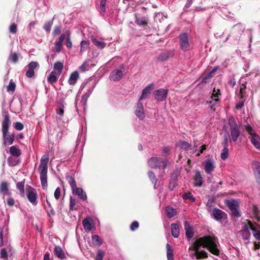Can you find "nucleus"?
<instances>
[{"instance_id":"1","label":"nucleus","mask_w":260,"mask_h":260,"mask_svg":"<svg viewBox=\"0 0 260 260\" xmlns=\"http://www.w3.org/2000/svg\"><path fill=\"white\" fill-rule=\"evenodd\" d=\"M218 243L217 238L214 236H205L197 239L192 245L195 252L191 254V256H196L197 258L207 257V252L204 250H199V248L201 246L207 248L210 252L218 255L219 254V250L217 247Z\"/></svg>"},{"instance_id":"2","label":"nucleus","mask_w":260,"mask_h":260,"mask_svg":"<svg viewBox=\"0 0 260 260\" xmlns=\"http://www.w3.org/2000/svg\"><path fill=\"white\" fill-rule=\"evenodd\" d=\"M250 231H252L253 236L260 241V231L255 228L251 222H249L248 224H245L241 231L243 239L245 240L249 239L250 236Z\"/></svg>"},{"instance_id":"3","label":"nucleus","mask_w":260,"mask_h":260,"mask_svg":"<svg viewBox=\"0 0 260 260\" xmlns=\"http://www.w3.org/2000/svg\"><path fill=\"white\" fill-rule=\"evenodd\" d=\"M148 165L152 169L164 170L169 165V162L166 159L157 157H152L148 159Z\"/></svg>"},{"instance_id":"4","label":"nucleus","mask_w":260,"mask_h":260,"mask_svg":"<svg viewBox=\"0 0 260 260\" xmlns=\"http://www.w3.org/2000/svg\"><path fill=\"white\" fill-rule=\"evenodd\" d=\"M245 129L249 135H250L249 139L252 145L255 148L260 150V137L259 136L255 133V131L249 125L245 127Z\"/></svg>"},{"instance_id":"5","label":"nucleus","mask_w":260,"mask_h":260,"mask_svg":"<svg viewBox=\"0 0 260 260\" xmlns=\"http://www.w3.org/2000/svg\"><path fill=\"white\" fill-rule=\"evenodd\" d=\"M125 72L124 67L119 66L111 72L109 76L110 79L114 81L120 80L124 75Z\"/></svg>"},{"instance_id":"6","label":"nucleus","mask_w":260,"mask_h":260,"mask_svg":"<svg viewBox=\"0 0 260 260\" xmlns=\"http://www.w3.org/2000/svg\"><path fill=\"white\" fill-rule=\"evenodd\" d=\"M47 166L40 165L38 168L42 186L44 189L47 186Z\"/></svg>"},{"instance_id":"7","label":"nucleus","mask_w":260,"mask_h":260,"mask_svg":"<svg viewBox=\"0 0 260 260\" xmlns=\"http://www.w3.org/2000/svg\"><path fill=\"white\" fill-rule=\"evenodd\" d=\"M179 42L181 49L183 51H187L190 48L188 36L187 33H182L179 36Z\"/></svg>"},{"instance_id":"8","label":"nucleus","mask_w":260,"mask_h":260,"mask_svg":"<svg viewBox=\"0 0 260 260\" xmlns=\"http://www.w3.org/2000/svg\"><path fill=\"white\" fill-rule=\"evenodd\" d=\"M231 136L232 140L236 142L240 135V132L235 120L230 122Z\"/></svg>"},{"instance_id":"9","label":"nucleus","mask_w":260,"mask_h":260,"mask_svg":"<svg viewBox=\"0 0 260 260\" xmlns=\"http://www.w3.org/2000/svg\"><path fill=\"white\" fill-rule=\"evenodd\" d=\"M26 196L28 201L34 205H36L38 203L37 201V196L36 190L30 186H26Z\"/></svg>"},{"instance_id":"10","label":"nucleus","mask_w":260,"mask_h":260,"mask_svg":"<svg viewBox=\"0 0 260 260\" xmlns=\"http://www.w3.org/2000/svg\"><path fill=\"white\" fill-rule=\"evenodd\" d=\"M168 93V89L159 88L154 91V98L157 101H164L167 99Z\"/></svg>"},{"instance_id":"11","label":"nucleus","mask_w":260,"mask_h":260,"mask_svg":"<svg viewBox=\"0 0 260 260\" xmlns=\"http://www.w3.org/2000/svg\"><path fill=\"white\" fill-rule=\"evenodd\" d=\"M135 114L140 120H143L145 117L144 109L142 103L138 101L135 107Z\"/></svg>"},{"instance_id":"12","label":"nucleus","mask_w":260,"mask_h":260,"mask_svg":"<svg viewBox=\"0 0 260 260\" xmlns=\"http://www.w3.org/2000/svg\"><path fill=\"white\" fill-rule=\"evenodd\" d=\"M204 170L208 174H210L214 171L215 168V163L213 159L208 158L206 159L204 162Z\"/></svg>"},{"instance_id":"13","label":"nucleus","mask_w":260,"mask_h":260,"mask_svg":"<svg viewBox=\"0 0 260 260\" xmlns=\"http://www.w3.org/2000/svg\"><path fill=\"white\" fill-rule=\"evenodd\" d=\"M220 94V93L219 89H218L216 90L215 88H214L212 96H211L212 100L209 102H207V103L209 104V107L211 109H212L214 106H215L217 103L219 102V99H217V98Z\"/></svg>"},{"instance_id":"14","label":"nucleus","mask_w":260,"mask_h":260,"mask_svg":"<svg viewBox=\"0 0 260 260\" xmlns=\"http://www.w3.org/2000/svg\"><path fill=\"white\" fill-rule=\"evenodd\" d=\"M10 123L9 116L7 112H5L4 115V120L2 122V133L3 135H5L6 133H8L9 126Z\"/></svg>"},{"instance_id":"15","label":"nucleus","mask_w":260,"mask_h":260,"mask_svg":"<svg viewBox=\"0 0 260 260\" xmlns=\"http://www.w3.org/2000/svg\"><path fill=\"white\" fill-rule=\"evenodd\" d=\"M38 66L39 64L36 61H31L29 62V63L28 64V70L26 71L25 74L26 77L28 78H31L33 77L35 74L34 70L38 67Z\"/></svg>"},{"instance_id":"16","label":"nucleus","mask_w":260,"mask_h":260,"mask_svg":"<svg viewBox=\"0 0 260 260\" xmlns=\"http://www.w3.org/2000/svg\"><path fill=\"white\" fill-rule=\"evenodd\" d=\"M73 194L77 196L79 198L83 201L87 199L86 193L83 191L82 188L80 187H76L72 190Z\"/></svg>"},{"instance_id":"17","label":"nucleus","mask_w":260,"mask_h":260,"mask_svg":"<svg viewBox=\"0 0 260 260\" xmlns=\"http://www.w3.org/2000/svg\"><path fill=\"white\" fill-rule=\"evenodd\" d=\"M66 38V35L65 34H62L60 35L59 39L55 42L54 46L55 52H60V51H61V48L62 47L63 42L64 41Z\"/></svg>"},{"instance_id":"18","label":"nucleus","mask_w":260,"mask_h":260,"mask_svg":"<svg viewBox=\"0 0 260 260\" xmlns=\"http://www.w3.org/2000/svg\"><path fill=\"white\" fill-rule=\"evenodd\" d=\"M252 168L256 181L260 182V163L258 161L253 162Z\"/></svg>"},{"instance_id":"19","label":"nucleus","mask_w":260,"mask_h":260,"mask_svg":"<svg viewBox=\"0 0 260 260\" xmlns=\"http://www.w3.org/2000/svg\"><path fill=\"white\" fill-rule=\"evenodd\" d=\"M84 86H90V88L89 89H87V92H86L85 94H84L82 98V102L83 103V104H85L88 98L91 94V93L94 87V85H93V84H91L89 82H87V83H86Z\"/></svg>"},{"instance_id":"20","label":"nucleus","mask_w":260,"mask_h":260,"mask_svg":"<svg viewBox=\"0 0 260 260\" xmlns=\"http://www.w3.org/2000/svg\"><path fill=\"white\" fill-rule=\"evenodd\" d=\"M54 254L57 257L61 259H63L66 258L65 253L62 248L59 246H55Z\"/></svg>"},{"instance_id":"21","label":"nucleus","mask_w":260,"mask_h":260,"mask_svg":"<svg viewBox=\"0 0 260 260\" xmlns=\"http://www.w3.org/2000/svg\"><path fill=\"white\" fill-rule=\"evenodd\" d=\"M152 86L153 84H150L143 89L139 101H141L142 100L148 98L149 94L150 93L151 91L152 90Z\"/></svg>"},{"instance_id":"22","label":"nucleus","mask_w":260,"mask_h":260,"mask_svg":"<svg viewBox=\"0 0 260 260\" xmlns=\"http://www.w3.org/2000/svg\"><path fill=\"white\" fill-rule=\"evenodd\" d=\"M3 137L4 139L3 144L4 145H10L13 144L15 138L14 134H8L6 133L5 135H3Z\"/></svg>"},{"instance_id":"23","label":"nucleus","mask_w":260,"mask_h":260,"mask_svg":"<svg viewBox=\"0 0 260 260\" xmlns=\"http://www.w3.org/2000/svg\"><path fill=\"white\" fill-rule=\"evenodd\" d=\"M184 228L185 230L186 236L188 240H190L193 236L192 229L188 221L184 222Z\"/></svg>"},{"instance_id":"24","label":"nucleus","mask_w":260,"mask_h":260,"mask_svg":"<svg viewBox=\"0 0 260 260\" xmlns=\"http://www.w3.org/2000/svg\"><path fill=\"white\" fill-rule=\"evenodd\" d=\"M79 77V74L78 71L73 72L71 75L68 80V83L71 85H74Z\"/></svg>"},{"instance_id":"25","label":"nucleus","mask_w":260,"mask_h":260,"mask_svg":"<svg viewBox=\"0 0 260 260\" xmlns=\"http://www.w3.org/2000/svg\"><path fill=\"white\" fill-rule=\"evenodd\" d=\"M174 55L173 52L168 51L166 52H162L157 57V59L160 61H166L169 58L172 57Z\"/></svg>"},{"instance_id":"26","label":"nucleus","mask_w":260,"mask_h":260,"mask_svg":"<svg viewBox=\"0 0 260 260\" xmlns=\"http://www.w3.org/2000/svg\"><path fill=\"white\" fill-rule=\"evenodd\" d=\"M203 184V178L199 171L195 173L194 185L197 187H201Z\"/></svg>"},{"instance_id":"27","label":"nucleus","mask_w":260,"mask_h":260,"mask_svg":"<svg viewBox=\"0 0 260 260\" xmlns=\"http://www.w3.org/2000/svg\"><path fill=\"white\" fill-rule=\"evenodd\" d=\"M212 215L216 220H219L223 217L224 213L220 209L215 208L213 210Z\"/></svg>"},{"instance_id":"28","label":"nucleus","mask_w":260,"mask_h":260,"mask_svg":"<svg viewBox=\"0 0 260 260\" xmlns=\"http://www.w3.org/2000/svg\"><path fill=\"white\" fill-rule=\"evenodd\" d=\"M135 23L139 25L142 26L145 25L148 23V18L146 17H143L141 18L138 17V14H135Z\"/></svg>"},{"instance_id":"29","label":"nucleus","mask_w":260,"mask_h":260,"mask_svg":"<svg viewBox=\"0 0 260 260\" xmlns=\"http://www.w3.org/2000/svg\"><path fill=\"white\" fill-rule=\"evenodd\" d=\"M0 193L5 195H10L11 192L9 191L8 186L7 182H2L0 185Z\"/></svg>"},{"instance_id":"30","label":"nucleus","mask_w":260,"mask_h":260,"mask_svg":"<svg viewBox=\"0 0 260 260\" xmlns=\"http://www.w3.org/2000/svg\"><path fill=\"white\" fill-rule=\"evenodd\" d=\"M63 68V64L61 61H56L53 65V70L52 71L55 72L58 74L60 75Z\"/></svg>"},{"instance_id":"31","label":"nucleus","mask_w":260,"mask_h":260,"mask_svg":"<svg viewBox=\"0 0 260 260\" xmlns=\"http://www.w3.org/2000/svg\"><path fill=\"white\" fill-rule=\"evenodd\" d=\"M59 76V74L52 71L48 77L47 80L51 84L54 83L56 82Z\"/></svg>"},{"instance_id":"32","label":"nucleus","mask_w":260,"mask_h":260,"mask_svg":"<svg viewBox=\"0 0 260 260\" xmlns=\"http://www.w3.org/2000/svg\"><path fill=\"white\" fill-rule=\"evenodd\" d=\"M90 218L88 217L85 218L82 221L83 226L86 231H90L93 227L90 222Z\"/></svg>"},{"instance_id":"33","label":"nucleus","mask_w":260,"mask_h":260,"mask_svg":"<svg viewBox=\"0 0 260 260\" xmlns=\"http://www.w3.org/2000/svg\"><path fill=\"white\" fill-rule=\"evenodd\" d=\"M172 235L174 238H178L179 236V228L177 224L172 223L171 225Z\"/></svg>"},{"instance_id":"34","label":"nucleus","mask_w":260,"mask_h":260,"mask_svg":"<svg viewBox=\"0 0 260 260\" xmlns=\"http://www.w3.org/2000/svg\"><path fill=\"white\" fill-rule=\"evenodd\" d=\"M64 103L62 101H59L57 103V109H56V113L58 114L60 117H62L64 113Z\"/></svg>"},{"instance_id":"35","label":"nucleus","mask_w":260,"mask_h":260,"mask_svg":"<svg viewBox=\"0 0 260 260\" xmlns=\"http://www.w3.org/2000/svg\"><path fill=\"white\" fill-rule=\"evenodd\" d=\"M91 40L93 44L99 49H103L106 47V43L103 41H99L94 37H92Z\"/></svg>"},{"instance_id":"36","label":"nucleus","mask_w":260,"mask_h":260,"mask_svg":"<svg viewBox=\"0 0 260 260\" xmlns=\"http://www.w3.org/2000/svg\"><path fill=\"white\" fill-rule=\"evenodd\" d=\"M177 146L179 147L181 150L187 151L191 146L188 142L184 141H181L177 144Z\"/></svg>"},{"instance_id":"37","label":"nucleus","mask_w":260,"mask_h":260,"mask_svg":"<svg viewBox=\"0 0 260 260\" xmlns=\"http://www.w3.org/2000/svg\"><path fill=\"white\" fill-rule=\"evenodd\" d=\"M166 249L168 260H174L173 250L172 249L171 245L169 243H167L166 245Z\"/></svg>"},{"instance_id":"38","label":"nucleus","mask_w":260,"mask_h":260,"mask_svg":"<svg viewBox=\"0 0 260 260\" xmlns=\"http://www.w3.org/2000/svg\"><path fill=\"white\" fill-rule=\"evenodd\" d=\"M24 180L20 182H18L16 184V187L20 191V195L24 197L25 196V191H24Z\"/></svg>"},{"instance_id":"39","label":"nucleus","mask_w":260,"mask_h":260,"mask_svg":"<svg viewBox=\"0 0 260 260\" xmlns=\"http://www.w3.org/2000/svg\"><path fill=\"white\" fill-rule=\"evenodd\" d=\"M10 154L15 157H18L21 155L20 149L15 146H11L10 148Z\"/></svg>"},{"instance_id":"40","label":"nucleus","mask_w":260,"mask_h":260,"mask_svg":"<svg viewBox=\"0 0 260 260\" xmlns=\"http://www.w3.org/2000/svg\"><path fill=\"white\" fill-rule=\"evenodd\" d=\"M148 176L151 180V182L153 184V187L154 189L156 188V183L157 181V179L156 178V176L154 173L152 171H149L148 172Z\"/></svg>"},{"instance_id":"41","label":"nucleus","mask_w":260,"mask_h":260,"mask_svg":"<svg viewBox=\"0 0 260 260\" xmlns=\"http://www.w3.org/2000/svg\"><path fill=\"white\" fill-rule=\"evenodd\" d=\"M92 244L95 246H101L102 244V241L99 236L94 235L91 237Z\"/></svg>"},{"instance_id":"42","label":"nucleus","mask_w":260,"mask_h":260,"mask_svg":"<svg viewBox=\"0 0 260 260\" xmlns=\"http://www.w3.org/2000/svg\"><path fill=\"white\" fill-rule=\"evenodd\" d=\"M167 215L169 218H172L176 214V210L172 207H167L166 208Z\"/></svg>"},{"instance_id":"43","label":"nucleus","mask_w":260,"mask_h":260,"mask_svg":"<svg viewBox=\"0 0 260 260\" xmlns=\"http://www.w3.org/2000/svg\"><path fill=\"white\" fill-rule=\"evenodd\" d=\"M227 205L231 210L239 207L238 202L234 200L228 201L227 202Z\"/></svg>"},{"instance_id":"44","label":"nucleus","mask_w":260,"mask_h":260,"mask_svg":"<svg viewBox=\"0 0 260 260\" xmlns=\"http://www.w3.org/2000/svg\"><path fill=\"white\" fill-rule=\"evenodd\" d=\"M49 160V156L48 154L43 155L40 160V165L42 166H47V164Z\"/></svg>"},{"instance_id":"45","label":"nucleus","mask_w":260,"mask_h":260,"mask_svg":"<svg viewBox=\"0 0 260 260\" xmlns=\"http://www.w3.org/2000/svg\"><path fill=\"white\" fill-rule=\"evenodd\" d=\"M182 197L184 200H189L191 202H193L196 200L195 198L190 192L185 193Z\"/></svg>"},{"instance_id":"46","label":"nucleus","mask_w":260,"mask_h":260,"mask_svg":"<svg viewBox=\"0 0 260 260\" xmlns=\"http://www.w3.org/2000/svg\"><path fill=\"white\" fill-rule=\"evenodd\" d=\"M177 185L176 178H172L169 185V188L171 190H173Z\"/></svg>"},{"instance_id":"47","label":"nucleus","mask_w":260,"mask_h":260,"mask_svg":"<svg viewBox=\"0 0 260 260\" xmlns=\"http://www.w3.org/2000/svg\"><path fill=\"white\" fill-rule=\"evenodd\" d=\"M81 51H83L89 47V43L87 41H82L80 44Z\"/></svg>"},{"instance_id":"48","label":"nucleus","mask_w":260,"mask_h":260,"mask_svg":"<svg viewBox=\"0 0 260 260\" xmlns=\"http://www.w3.org/2000/svg\"><path fill=\"white\" fill-rule=\"evenodd\" d=\"M229 157V149L228 148H223L221 154V158L225 160Z\"/></svg>"},{"instance_id":"49","label":"nucleus","mask_w":260,"mask_h":260,"mask_svg":"<svg viewBox=\"0 0 260 260\" xmlns=\"http://www.w3.org/2000/svg\"><path fill=\"white\" fill-rule=\"evenodd\" d=\"M164 18H166V17L162 13H158L154 16L155 20L159 22H161V20H164Z\"/></svg>"},{"instance_id":"50","label":"nucleus","mask_w":260,"mask_h":260,"mask_svg":"<svg viewBox=\"0 0 260 260\" xmlns=\"http://www.w3.org/2000/svg\"><path fill=\"white\" fill-rule=\"evenodd\" d=\"M67 37L66 39V46L68 48H71L72 47V43L70 39V33L69 31H67Z\"/></svg>"},{"instance_id":"51","label":"nucleus","mask_w":260,"mask_h":260,"mask_svg":"<svg viewBox=\"0 0 260 260\" xmlns=\"http://www.w3.org/2000/svg\"><path fill=\"white\" fill-rule=\"evenodd\" d=\"M16 85L12 80H11L8 86H7L8 91H14L15 89Z\"/></svg>"},{"instance_id":"52","label":"nucleus","mask_w":260,"mask_h":260,"mask_svg":"<svg viewBox=\"0 0 260 260\" xmlns=\"http://www.w3.org/2000/svg\"><path fill=\"white\" fill-rule=\"evenodd\" d=\"M46 202H47V205L50 208V209L47 210V212L48 216L51 217L52 216L54 215L55 214V212L54 210H53V209L51 207L50 202L47 200L46 201Z\"/></svg>"},{"instance_id":"53","label":"nucleus","mask_w":260,"mask_h":260,"mask_svg":"<svg viewBox=\"0 0 260 260\" xmlns=\"http://www.w3.org/2000/svg\"><path fill=\"white\" fill-rule=\"evenodd\" d=\"M105 252L102 250H99L95 257V260H103Z\"/></svg>"},{"instance_id":"54","label":"nucleus","mask_w":260,"mask_h":260,"mask_svg":"<svg viewBox=\"0 0 260 260\" xmlns=\"http://www.w3.org/2000/svg\"><path fill=\"white\" fill-rule=\"evenodd\" d=\"M52 24H53V22L52 21H48L47 22H46L45 25H44V29L47 32H49L50 30H51V27H52Z\"/></svg>"},{"instance_id":"55","label":"nucleus","mask_w":260,"mask_h":260,"mask_svg":"<svg viewBox=\"0 0 260 260\" xmlns=\"http://www.w3.org/2000/svg\"><path fill=\"white\" fill-rule=\"evenodd\" d=\"M9 58L14 63H16L18 61V56L15 53H11Z\"/></svg>"},{"instance_id":"56","label":"nucleus","mask_w":260,"mask_h":260,"mask_svg":"<svg viewBox=\"0 0 260 260\" xmlns=\"http://www.w3.org/2000/svg\"><path fill=\"white\" fill-rule=\"evenodd\" d=\"M14 128L18 131H21L24 127L23 124L19 122H16L14 123Z\"/></svg>"},{"instance_id":"57","label":"nucleus","mask_w":260,"mask_h":260,"mask_svg":"<svg viewBox=\"0 0 260 260\" xmlns=\"http://www.w3.org/2000/svg\"><path fill=\"white\" fill-rule=\"evenodd\" d=\"M69 183L71 187L72 190L77 187L75 179L72 177L69 178Z\"/></svg>"},{"instance_id":"58","label":"nucleus","mask_w":260,"mask_h":260,"mask_svg":"<svg viewBox=\"0 0 260 260\" xmlns=\"http://www.w3.org/2000/svg\"><path fill=\"white\" fill-rule=\"evenodd\" d=\"M17 25L15 23L12 24L9 27V31L12 34H16L17 32Z\"/></svg>"},{"instance_id":"59","label":"nucleus","mask_w":260,"mask_h":260,"mask_svg":"<svg viewBox=\"0 0 260 260\" xmlns=\"http://www.w3.org/2000/svg\"><path fill=\"white\" fill-rule=\"evenodd\" d=\"M231 211L232 212V214L234 216L237 217L240 216V212L239 210V207H238L234 209H232Z\"/></svg>"},{"instance_id":"60","label":"nucleus","mask_w":260,"mask_h":260,"mask_svg":"<svg viewBox=\"0 0 260 260\" xmlns=\"http://www.w3.org/2000/svg\"><path fill=\"white\" fill-rule=\"evenodd\" d=\"M88 67L89 65L87 64V62H85L80 67L79 69L82 72H85Z\"/></svg>"},{"instance_id":"61","label":"nucleus","mask_w":260,"mask_h":260,"mask_svg":"<svg viewBox=\"0 0 260 260\" xmlns=\"http://www.w3.org/2000/svg\"><path fill=\"white\" fill-rule=\"evenodd\" d=\"M61 32V27L60 26H56L53 30V36H56L59 35Z\"/></svg>"},{"instance_id":"62","label":"nucleus","mask_w":260,"mask_h":260,"mask_svg":"<svg viewBox=\"0 0 260 260\" xmlns=\"http://www.w3.org/2000/svg\"><path fill=\"white\" fill-rule=\"evenodd\" d=\"M107 1V0H101L100 8H101V11H102L103 12L105 11V10H106L105 7H106Z\"/></svg>"},{"instance_id":"63","label":"nucleus","mask_w":260,"mask_h":260,"mask_svg":"<svg viewBox=\"0 0 260 260\" xmlns=\"http://www.w3.org/2000/svg\"><path fill=\"white\" fill-rule=\"evenodd\" d=\"M139 225V224L138 221H134L131 225V230L132 231H134L136 229L138 228Z\"/></svg>"},{"instance_id":"64","label":"nucleus","mask_w":260,"mask_h":260,"mask_svg":"<svg viewBox=\"0 0 260 260\" xmlns=\"http://www.w3.org/2000/svg\"><path fill=\"white\" fill-rule=\"evenodd\" d=\"M1 257L3 258H7L8 257L7 252L5 249H2L0 253Z\"/></svg>"}]
</instances>
